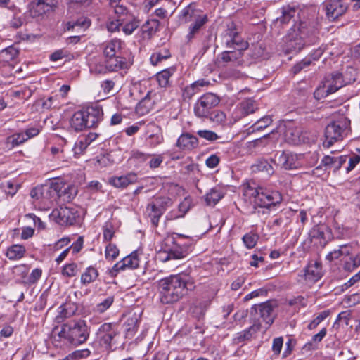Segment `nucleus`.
Listing matches in <instances>:
<instances>
[{
	"mask_svg": "<svg viewBox=\"0 0 360 360\" xmlns=\"http://www.w3.org/2000/svg\"><path fill=\"white\" fill-rule=\"evenodd\" d=\"M57 4V0H33L30 4V14L33 17L42 15L52 11Z\"/></svg>",
	"mask_w": 360,
	"mask_h": 360,
	"instance_id": "nucleus-18",
	"label": "nucleus"
},
{
	"mask_svg": "<svg viewBox=\"0 0 360 360\" xmlns=\"http://www.w3.org/2000/svg\"><path fill=\"white\" fill-rule=\"evenodd\" d=\"M197 134L207 141H213L219 139V136L214 131L210 130H198Z\"/></svg>",
	"mask_w": 360,
	"mask_h": 360,
	"instance_id": "nucleus-60",
	"label": "nucleus"
},
{
	"mask_svg": "<svg viewBox=\"0 0 360 360\" xmlns=\"http://www.w3.org/2000/svg\"><path fill=\"white\" fill-rule=\"evenodd\" d=\"M160 300L163 304H171L179 301L194 289L193 278L188 274L172 275L159 281Z\"/></svg>",
	"mask_w": 360,
	"mask_h": 360,
	"instance_id": "nucleus-1",
	"label": "nucleus"
},
{
	"mask_svg": "<svg viewBox=\"0 0 360 360\" xmlns=\"http://www.w3.org/2000/svg\"><path fill=\"white\" fill-rule=\"evenodd\" d=\"M347 160V155H341L340 157H333L330 155L324 156L321 160V165L316 168L319 169L321 167H324L325 171L333 170L334 172L339 170L342 165Z\"/></svg>",
	"mask_w": 360,
	"mask_h": 360,
	"instance_id": "nucleus-23",
	"label": "nucleus"
},
{
	"mask_svg": "<svg viewBox=\"0 0 360 360\" xmlns=\"http://www.w3.org/2000/svg\"><path fill=\"white\" fill-rule=\"evenodd\" d=\"M329 311H321L315 319H314L308 325L309 330L316 328L325 319L329 316Z\"/></svg>",
	"mask_w": 360,
	"mask_h": 360,
	"instance_id": "nucleus-56",
	"label": "nucleus"
},
{
	"mask_svg": "<svg viewBox=\"0 0 360 360\" xmlns=\"http://www.w3.org/2000/svg\"><path fill=\"white\" fill-rule=\"evenodd\" d=\"M119 255L117 247L112 243H108L105 247V256L106 259L112 261Z\"/></svg>",
	"mask_w": 360,
	"mask_h": 360,
	"instance_id": "nucleus-50",
	"label": "nucleus"
},
{
	"mask_svg": "<svg viewBox=\"0 0 360 360\" xmlns=\"http://www.w3.org/2000/svg\"><path fill=\"white\" fill-rule=\"evenodd\" d=\"M103 56H117L124 55L126 49V44L118 38L108 40L102 44Z\"/></svg>",
	"mask_w": 360,
	"mask_h": 360,
	"instance_id": "nucleus-16",
	"label": "nucleus"
},
{
	"mask_svg": "<svg viewBox=\"0 0 360 360\" xmlns=\"http://www.w3.org/2000/svg\"><path fill=\"white\" fill-rule=\"evenodd\" d=\"M170 57L171 54L169 49L163 48L153 53L151 55L150 60L153 65H156L163 60H167Z\"/></svg>",
	"mask_w": 360,
	"mask_h": 360,
	"instance_id": "nucleus-45",
	"label": "nucleus"
},
{
	"mask_svg": "<svg viewBox=\"0 0 360 360\" xmlns=\"http://www.w3.org/2000/svg\"><path fill=\"white\" fill-rule=\"evenodd\" d=\"M79 216L77 210L73 207H60L50 214V218L61 226L74 224Z\"/></svg>",
	"mask_w": 360,
	"mask_h": 360,
	"instance_id": "nucleus-8",
	"label": "nucleus"
},
{
	"mask_svg": "<svg viewBox=\"0 0 360 360\" xmlns=\"http://www.w3.org/2000/svg\"><path fill=\"white\" fill-rule=\"evenodd\" d=\"M357 153H353L349 158L348 166L346 167V172H351L357 164L360 162V149H356Z\"/></svg>",
	"mask_w": 360,
	"mask_h": 360,
	"instance_id": "nucleus-55",
	"label": "nucleus"
},
{
	"mask_svg": "<svg viewBox=\"0 0 360 360\" xmlns=\"http://www.w3.org/2000/svg\"><path fill=\"white\" fill-rule=\"evenodd\" d=\"M42 275V270L39 268H36L32 270L30 276L25 278L23 283L28 285H32L37 283Z\"/></svg>",
	"mask_w": 360,
	"mask_h": 360,
	"instance_id": "nucleus-53",
	"label": "nucleus"
},
{
	"mask_svg": "<svg viewBox=\"0 0 360 360\" xmlns=\"http://www.w3.org/2000/svg\"><path fill=\"white\" fill-rule=\"evenodd\" d=\"M157 100L156 94L153 91H148L146 96L139 102L136 109L142 114L147 113Z\"/></svg>",
	"mask_w": 360,
	"mask_h": 360,
	"instance_id": "nucleus-34",
	"label": "nucleus"
},
{
	"mask_svg": "<svg viewBox=\"0 0 360 360\" xmlns=\"http://www.w3.org/2000/svg\"><path fill=\"white\" fill-rule=\"evenodd\" d=\"M176 72L174 67L166 68L156 74V79L159 86L162 88H167L171 86V77Z\"/></svg>",
	"mask_w": 360,
	"mask_h": 360,
	"instance_id": "nucleus-32",
	"label": "nucleus"
},
{
	"mask_svg": "<svg viewBox=\"0 0 360 360\" xmlns=\"http://www.w3.org/2000/svg\"><path fill=\"white\" fill-rule=\"evenodd\" d=\"M219 97L212 93L200 96L194 105V113L198 117H208L212 110L219 104Z\"/></svg>",
	"mask_w": 360,
	"mask_h": 360,
	"instance_id": "nucleus-7",
	"label": "nucleus"
},
{
	"mask_svg": "<svg viewBox=\"0 0 360 360\" xmlns=\"http://www.w3.org/2000/svg\"><path fill=\"white\" fill-rule=\"evenodd\" d=\"M153 202L160 208H162L163 212L166 210L167 207L172 205V200L169 197L161 196L155 199Z\"/></svg>",
	"mask_w": 360,
	"mask_h": 360,
	"instance_id": "nucleus-59",
	"label": "nucleus"
},
{
	"mask_svg": "<svg viewBox=\"0 0 360 360\" xmlns=\"http://www.w3.org/2000/svg\"><path fill=\"white\" fill-rule=\"evenodd\" d=\"M140 259L137 251H134L129 255L117 262L112 267L111 273L116 275L119 271L127 269H134L139 266Z\"/></svg>",
	"mask_w": 360,
	"mask_h": 360,
	"instance_id": "nucleus-17",
	"label": "nucleus"
},
{
	"mask_svg": "<svg viewBox=\"0 0 360 360\" xmlns=\"http://www.w3.org/2000/svg\"><path fill=\"white\" fill-rule=\"evenodd\" d=\"M285 139L290 144H300L302 141L301 130L295 127H288L285 131Z\"/></svg>",
	"mask_w": 360,
	"mask_h": 360,
	"instance_id": "nucleus-41",
	"label": "nucleus"
},
{
	"mask_svg": "<svg viewBox=\"0 0 360 360\" xmlns=\"http://www.w3.org/2000/svg\"><path fill=\"white\" fill-rule=\"evenodd\" d=\"M25 135L23 132L14 134L6 139V143L11 144L12 147L18 146L26 141Z\"/></svg>",
	"mask_w": 360,
	"mask_h": 360,
	"instance_id": "nucleus-54",
	"label": "nucleus"
},
{
	"mask_svg": "<svg viewBox=\"0 0 360 360\" xmlns=\"http://www.w3.org/2000/svg\"><path fill=\"white\" fill-rule=\"evenodd\" d=\"M115 297L113 295H109L101 300L94 307V311L97 314H103L113 304Z\"/></svg>",
	"mask_w": 360,
	"mask_h": 360,
	"instance_id": "nucleus-44",
	"label": "nucleus"
},
{
	"mask_svg": "<svg viewBox=\"0 0 360 360\" xmlns=\"http://www.w3.org/2000/svg\"><path fill=\"white\" fill-rule=\"evenodd\" d=\"M99 276L98 269L93 266H89L86 268L84 272L81 274L80 281L83 285H88L94 283Z\"/></svg>",
	"mask_w": 360,
	"mask_h": 360,
	"instance_id": "nucleus-38",
	"label": "nucleus"
},
{
	"mask_svg": "<svg viewBox=\"0 0 360 360\" xmlns=\"http://www.w3.org/2000/svg\"><path fill=\"white\" fill-rule=\"evenodd\" d=\"M311 240H319V244L323 248L333 238L331 229L326 225L322 224L314 226L310 232Z\"/></svg>",
	"mask_w": 360,
	"mask_h": 360,
	"instance_id": "nucleus-19",
	"label": "nucleus"
},
{
	"mask_svg": "<svg viewBox=\"0 0 360 360\" xmlns=\"http://www.w3.org/2000/svg\"><path fill=\"white\" fill-rule=\"evenodd\" d=\"M25 252V248L22 245H13L8 248L6 255L10 260H17L22 258Z\"/></svg>",
	"mask_w": 360,
	"mask_h": 360,
	"instance_id": "nucleus-42",
	"label": "nucleus"
},
{
	"mask_svg": "<svg viewBox=\"0 0 360 360\" xmlns=\"http://www.w3.org/2000/svg\"><path fill=\"white\" fill-rule=\"evenodd\" d=\"M298 14V8L295 6L285 5L281 8V15L276 18V22L281 25L288 24L291 19Z\"/></svg>",
	"mask_w": 360,
	"mask_h": 360,
	"instance_id": "nucleus-27",
	"label": "nucleus"
},
{
	"mask_svg": "<svg viewBox=\"0 0 360 360\" xmlns=\"http://www.w3.org/2000/svg\"><path fill=\"white\" fill-rule=\"evenodd\" d=\"M76 307L72 303H65L61 304L57 309L56 321L57 323L63 322L65 319L72 316L76 311Z\"/></svg>",
	"mask_w": 360,
	"mask_h": 360,
	"instance_id": "nucleus-29",
	"label": "nucleus"
},
{
	"mask_svg": "<svg viewBox=\"0 0 360 360\" xmlns=\"http://www.w3.org/2000/svg\"><path fill=\"white\" fill-rule=\"evenodd\" d=\"M78 273V266L76 263L65 264L62 269V274L67 277L75 276Z\"/></svg>",
	"mask_w": 360,
	"mask_h": 360,
	"instance_id": "nucleus-51",
	"label": "nucleus"
},
{
	"mask_svg": "<svg viewBox=\"0 0 360 360\" xmlns=\"http://www.w3.org/2000/svg\"><path fill=\"white\" fill-rule=\"evenodd\" d=\"M84 237L79 236L69 248L72 251V254H77L83 248Z\"/></svg>",
	"mask_w": 360,
	"mask_h": 360,
	"instance_id": "nucleus-64",
	"label": "nucleus"
},
{
	"mask_svg": "<svg viewBox=\"0 0 360 360\" xmlns=\"http://www.w3.org/2000/svg\"><path fill=\"white\" fill-rule=\"evenodd\" d=\"M244 196L255 207L267 209L269 211L276 210L281 205L283 198L281 194L262 186L254 187L250 184L244 188Z\"/></svg>",
	"mask_w": 360,
	"mask_h": 360,
	"instance_id": "nucleus-4",
	"label": "nucleus"
},
{
	"mask_svg": "<svg viewBox=\"0 0 360 360\" xmlns=\"http://www.w3.org/2000/svg\"><path fill=\"white\" fill-rule=\"evenodd\" d=\"M202 11L195 8L194 4H190L184 8L179 14V19L186 23L195 20L198 16L202 14Z\"/></svg>",
	"mask_w": 360,
	"mask_h": 360,
	"instance_id": "nucleus-28",
	"label": "nucleus"
},
{
	"mask_svg": "<svg viewBox=\"0 0 360 360\" xmlns=\"http://www.w3.org/2000/svg\"><path fill=\"white\" fill-rule=\"evenodd\" d=\"M163 213L162 208L157 207L153 202L149 203L146 209V214L154 226H158L160 218Z\"/></svg>",
	"mask_w": 360,
	"mask_h": 360,
	"instance_id": "nucleus-35",
	"label": "nucleus"
},
{
	"mask_svg": "<svg viewBox=\"0 0 360 360\" xmlns=\"http://www.w3.org/2000/svg\"><path fill=\"white\" fill-rule=\"evenodd\" d=\"M103 238L106 241H110L114 236V229L111 224H105L103 228Z\"/></svg>",
	"mask_w": 360,
	"mask_h": 360,
	"instance_id": "nucleus-63",
	"label": "nucleus"
},
{
	"mask_svg": "<svg viewBox=\"0 0 360 360\" xmlns=\"http://www.w3.org/2000/svg\"><path fill=\"white\" fill-rule=\"evenodd\" d=\"M89 334L86 322L82 319L64 323L59 330L58 328H55L53 331L54 340H64L74 345H79L86 342Z\"/></svg>",
	"mask_w": 360,
	"mask_h": 360,
	"instance_id": "nucleus-3",
	"label": "nucleus"
},
{
	"mask_svg": "<svg viewBox=\"0 0 360 360\" xmlns=\"http://www.w3.org/2000/svg\"><path fill=\"white\" fill-rule=\"evenodd\" d=\"M274 307L271 302H263L258 305H254L250 309V314L254 316L255 322H260L259 319L257 316L259 314V318L268 326H270L274 321L273 311Z\"/></svg>",
	"mask_w": 360,
	"mask_h": 360,
	"instance_id": "nucleus-12",
	"label": "nucleus"
},
{
	"mask_svg": "<svg viewBox=\"0 0 360 360\" xmlns=\"http://www.w3.org/2000/svg\"><path fill=\"white\" fill-rule=\"evenodd\" d=\"M352 245L350 243L341 245L338 250L330 252L326 255V259L331 262L342 256H349L352 253Z\"/></svg>",
	"mask_w": 360,
	"mask_h": 360,
	"instance_id": "nucleus-36",
	"label": "nucleus"
},
{
	"mask_svg": "<svg viewBox=\"0 0 360 360\" xmlns=\"http://www.w3.org/2000/svg\"><path fill=\"white\" fill-rule=\"evenodd\" d=\"M254 167H255L259 171L266 172L269 175L274 173L273 167L266 160L259 161L257 164L254 165Z\"/></svg>",
	"mask_w": 360,
	"mask_h": 360,
	"instance_id": "nucleus-58",
	"label": "nucleus"
},
{
	"mask_svg": "<svg viewBox=\"0 0 360 360\" xmlns=\"http://www.w3.org/2000/svg\"><path fill=\"white\" fill-rule=\"evenodd\" d=\"M323 276L321 262H314L309 264L305 269V279L311 283L319 281Z\"/></svg>",
	"mask_w": 360,
	"mask_h": 360,
	"instance_id": "nucleus-26",
	"label": "nucleus"
},
{
	"mask_svg": "<svg viewBox=\"0 0 360 360\" xmlns=\"http://www.w3.org/2000/svg\"><path fill=\"white\" fill-rule=\"evenodd\" d=\"M61 183L53 182L49 186H44L34 188L32 190L30 195L33 198H41L42 200H47L51 202L53 200H56L61 195Z\"/></svg>",
	"mask_w": 360,
	"mask_h": 360,
	"instance_id": "nucleus-9",
	"label": "nucleus"
},
{
	"mask_svg": "<svg viewBox=\"0 0 360 360\" xmlns=\"http://www.w3.org/2000/svg\"><path fill=\"white\" fill-rule=\"evenodd\" d=\"M181 234H177V238H172V242L174 246L168 250H165L161 255V260L164 262L171 259H180L186 257L188 253V248L191 243L186 244H180L175 241L177 238H184Z\"/></svg>",
	"mask_w": 360,
	"mask_h": 360,
	"instance_id": "nucleus-10",
	"label": "nucleus"
},
{
	"mask_svg": "<svg viewBox=\"0 0 360 360\" xmlns=\"http://www.w3.org/2000/svg\"><path fill=\"white\" fill-rule=\"evenodd\" d=\"M117 335V326L113 323H105L102 324L97 331V338L100 344L106 349L111 347L113 339Z\"/></svg>",
	"mask_w": 360,
	"mask_h": 360,
	"instance_id": "nucleus-11",
	"label": "nucleus"
},
{
	"mask_svg": "<svg viewBox=\"0 0 360 360\" xmlns=\"http://www.w3.org/2000/svg\"><path fill=\"white\" fill-rule=\"evenodd\" d=\"M85 117L84 110L75 112L70 120L71 128L75 131H80L88 128Z\"/></svg>",
	"mask_w": 360,
	"mask_h": 360,
	"instance_id": "nucleus-30",
	"label": "nucleus"
},
{
	"mask_svg": "<svg viewBox=\"0 0 360 360\" xmlns=\"http://www.w3.org/2000/svg\"><path fill=\"white\" fill-rule=\"evenodd\" d=\"M350 131V120L345 115L336 117L325 129L323 147L330 148L334 142L342 140Z\"/></svg>",
	"mask_w": 360,
	"mask_h": 360,
	"instance_id": "nucleus-5",
	"label": "nucleus"
},
{
	"mask_svg": "<svg viewBox=\"0 0 360 360\" xmlns=\"http://www.w3.org/2000/svg\"><path fill=\"white\" fill-rule=\"evenodd\" d=\"M89 70L92 74L100 75L109 72L105 58L103 61L100 58H94L89 61Z\"/></svg>",
	"mask_w": 360,
	"mask_h": 360,
	"instance_id": "nucleus-40",
	"label": "nucleus"
},
{
	"mask_svg": "<svg viewBox=\"0 0 360 360\" xmlns=\"http://www.w3.org/2000/svg\"><path fill=\"white\" fill-rule=\"evenodd\" d=\"M198 139L196 136L189 134H182L177 139L176 146L181 150H191L198 148Z\"/></svg>",
	"mask_w": 360,
	"mask_h": 360,
	"instance_id": "nucleus-24",
	"label": "nucleus"
},
{
	"mask_svg": "<svg viewBox=\"0 0 360 360\" xmlns=\"http://www.w3.org/2000/svg\"><path fill=\"white\" fill-rule=\"evenodd\" d=\"M160 21L156 19L148 20L141 27V31L144 38H151L158 31Z\"/></svg>",
	"mask_w": 360,
	"mask_h": 360,
	"instance_id": "nucleus-39",
	"label": "nucleus"
},
{
	"mask_svg": "<svg viewBox=\"0 0 360 360\" xmlns=\"http://www.w3.org/2000/svg\"><path fill=\"white\" fill-rule=\"evenodd\" d=\"M150 158H151V159L148 162V165L151 169L158 168L164 160L163 156L161 154L151 155Z\"/></svg>",
	"mask_w": 360,
	"mask_h": 360,
	"instance_id": "nucleus-61",
	"label": "nucleus"
},
{
	"mask_svg": "<svg viewBox=\"0 0 360 360\" xmlns=\"http://www.w3.org/2000/svg\"><path fill=\"white\" fill-rule=\"evenodd\" d=\"M139 321L136 316L127 319L124 326L128 335H133L138 330Z\"/></svg>",
	"mask_w": 360,
	"mask_h": 360,
	"instance_id": "nucleus-49",
	"label": "nucleus"
},
{
	"mask_svg": "<svg viewBox=\"0 0 360 360\" xmlns=\"http://www.w3.org/2000/svg\"><path fill=\"white\" fill-rule=\"evenodd\" d=\"M258 109L256 101L252 98H247L239 103L236 107L233 117L236 121L254 113Z\"/></svg>",
	"mask_w": 360,
	"mask_h": 360,
	"instance_id": "nucleus-14",
	"label": "nucleus"
},
{
	"mask_svg": "<svg viewBox=\"0 0 360 360\" xmlns=\"http://www.w3.org/2000/svg\"><path fill=\"white\" fill-rule=\"evenodd\" d=\"M224 195V193L220 188L214 187L204 196L205 202L208 206H214Z\"/></svg>",
	"mask_w": 360,
	"mask_h": 360,
	"instance_id": "nucleus-37",
	"label": "nucleus"
},
{
	"mask_svg": "<svg viewBox=\"0 0 360 360\" xmlns=\"http://www.w3.org/2000/svg\"><path fill=\"white\" fill-rule=\"evenodd\" d=\"M272 123V119L271 116H264L255 122L248 129V133H254L264 129Z\"/></svg>",
	"mask_w": 360,
	"mask_h": 360,
	"instance_id": "nucleus-43",
	"label": "nucleus"
},
{
	"mask_svg": "<svg viewBox=\"0 0 360 360\" xmlns=\"http://www.w3.org/2000/svg\"><path fill=\"white\" fill-rule=\"evenodd\" d=\"M88 128L95 127L103 120V111L99 105H94L84 110Z\"/></svg>",
	"mask_w": 360,
	"mask_h": 360,
	"instance_id": "nucleus-20",
	"label": "nucleus"
},
{
	"mask_svg": "<svg viewBox=\"0 0 360 360\" xmlns=\"http://www.w3.org/2000/svg\"><path fill=\"white\" fill-rule=\"evenodd\" d=\"M89 146V145L87 143L84 138L81 136L75 142L72 150L75 155H80Z\"/></svg>",
	"mask_w": 360,
	"mask_h": 360,
	"instance_id": "nucleus-52",
	"label": "nucleus"
},
{
	"mask_svg": "<svg viewBox=\"0 0 360 360\" xmlns=\"http://www.w3.org/2000/svg\"><path fill=\"white\" fill-rule=\"evenodd\" d=\"M138 176L135 172H129L120 176H113L109 179V183L115 188H124L130 184L137 182Z\"/></svg>",
	"mask_w": 360,
	"mask_h": 360,
	"instance_id": "nucleus-25",
	"label": "nucleus"
},
{
	"mask_svg": "<svg viewBox=\"0 0 360 360\" xmlns=\"http://www.w3.org/2000/svg\"><path fill=\"white\" fill-rule=\"evenodd\" d=\"M242 240L245 246L248 249H252L256 245L259 240V236L257 233L250 231L245 234L242 238Z\"/></svg>",
	"mask_w": 360,
	"mask_h": 360,
	"instance_id": "nucleus-47",
	"label": "nucleus"
},
{
	"mask_svg": "<svg viewBox=\"0 0 360 360\" xmlns=\"http://www.w3.org/2000/svg\"><path fill=\"white\" fill-rule=\"evenodd\" d=\"M242 56L243 53L240 51H225L221 53L219 58V64L225 66L229 63H240L239 60Z\"/></svg>",
	"mask_w": 360,
	"mask_h": 360,
	"instance_id": "nucleus-33",
	"label": "nucleus"
},
{
	"mask_svg": "<svg viewBox=\"0 0 360 360\" xmlns=\"http://www.w3.org/2000/svg\"><path fill=\"white\" fill-rule=\"evenodd\" d=\"M347 8V4L342 0H330L324 4L326 17L330 21H333L344 15Z\"/></svg>",
	"mask_w": 360,
	"mask_h": 360,
	"instance_id": "nucleus-13",
	"label": "nucleus"
},
{
	"mask_svg": "<svg viewBox=\"0 0 360 360\" xmlns=\"http://www.w3.org/2000/svg\"><path fill=\"white\" fill-rule=\"evenodd\" d=\"M302 155L283 151L278 157V164L285 169H295L302 166Z\"/></svg>",
	"mask_w": 360,
	"mask_h": 360,
	"instance_id": "nucleus-15",
	"label": "nucleus"
},
{
	"mask_svg": "<svg viewBox=\"0 0 360 360\" xmlns=\"http://www.w3.org/2000/svg\"><path fill=\"white\" fill-rule=\"evenodd\" d=\"M261 328L260 322H255L250 327L243 331L237 333L234 338V342L236 344L241 343L245 340H250L252 336L256 334Z\"/></svg>",
	"mask_w": 360,
	"mask_h": 360,
	"instance_id": "nucleus-31",
	"label": "nucleus"
},
{
	"mask_svg": "<svg viewBox=\"0 0 360 360\" xmlns=\"http://www.w3.org/2000/svg\"><path fill=\"white\" fill-rule=\"evenodd\" d=\"M125 20H127L128 22L124 25L122 31L126 35H130L139 27V21L131 16H129V18H125Z\"/></svg>",
	"mask_w": 360,
	"mask_h": 360,
	"instance_id": "nucleus-48",
	"label": "nucleus"
},
{
	"mask_svg": "<svg viewBox=\"0 0 360 360\" xmlns=\"http://www.w3.org/2000/svg\"><path fill=\"white\" fill-rule=\"evenodd\" d=\"M104 58L105 59L107 68L108 69L109 72L129 69L131 65L124 55H120L117 56H105Z\"/></svg>",
	"mask_w": 360,
	"mask_h": 360,
	"instance_id": "nucleus-21",
	"label": "nucleus"
},
{
	"mask_svg": "<svg viewBox=\"0 0 360 360\" xmlns=\"http://www.w3.org/2000/svg\"><path fill=\"white\" fill-rule=\"evenodd\" d=\"M327 333V330L326 328H323L317 334L314 335L312 337V342L307 343L304 348H312L314 349L315 347L313 346L314 343L320 342L323 338L326 336Z\"/></svg>",
	"mask_w": 360,
	"mask_h": 360,
	"instance_id": "nucleus-57",
	"label": "nucleus"
},
{
	"mask_svg": "<svg viewBox=\"0 0 360 360\" xmlns=\"http://www.w3.org/2000/svg\"><path fill=\"white\" fill-rule=\"evenodd\" d=\"M225 43L228 48H233L236 51H240L243 53V51L248 47V43L244 41L238 33L233 30H229L225 36Z\"/></svg>",
	"mask_w": 360,
	"mask_h": 360,
	"instance_id": "nucleus-22",
	"label": "nucleus"
},
{
	"mask_svg": "<svg viewBox=\"0 0 360 360\" xmlns=\"http://www.w3.org/2000/svg\"><path fill=\"white\" fill-rule=\"evenodd\" d=\"M205 82L197 81L193 83L191 85L186 86L183 92V97L184 99H191L198 91L199 86H203L205 84Z\"/></svg>",
	"mask_w": 360,
	"mask_h": 360,
	"instance_id": "nucleus-46",
	"label": "nucleus"
},
{
	"mask_svg": "<svg viewBox=\"0 0 360 360\" xmlns=\"http://www.w3.org/2000/svg\"><path fill=\"white\" fill-rule=\"evenodd\" d=\"M188 210V201L186 199H185V200L179 205V210L181 212V214L178 215H174L172 212H170L169 214L168 218L172 219L178 217H182L184 216Z\"/></svg>",
	"mask_w": 360,
	"mask_h": 360,
	"instance_id": "nucleus-62",
	"label": "nucleus"
},
{
	"mask_svg": "<svg viewBox=\"0 0 360 360\" xmlns=\"http://www.w3.org/2000/svg\"><path fill=\"white\" fill-rule=\"evenodd\" d=\"M351 79L349 80L344 79L341 73H333L326 79L322 86L316 89L314 92V96L316 99L326 97L329 94L335 93L342 86L351 83Z\"/></svg>",
	"mask_w": 360,
	"mask_h": 360,
	"instance_id": "nucleus-6",
	"label": "nucleus"
},
{
	"mask_svg": "<svg viewBox=\"0 0 360 360\" xmlns=\"http://www.w3.org/2000/svg\"><path fill=\"white\" fill-rule=\"evenodd\" d=\"M316 29L314 23L308 20H300L295 23L284 37L283 50L286 53H297L306 45V39L314 36Z\"/></svg>",
	"mask_w": 360,
	"mask_h": 360,
	"instance_id": "nucleus-2",
	"label": "nucleus"
}]
</instances>
